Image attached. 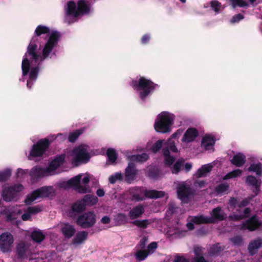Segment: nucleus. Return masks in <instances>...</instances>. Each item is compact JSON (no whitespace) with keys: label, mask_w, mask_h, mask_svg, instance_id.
Wrapping results in <instances>:
<instances>
[{"label":"nucleus","mask_w":262,"mask_h":262,"mask_svg":"<svg viewBox=\"0 0 262 262\" xmlns=\"http://www.w3.org/2000/svg\"><path fill=\"white\" fill-rule=\"evenodd\" d=\"M49 27L41 25H38L31 40L27 49H53L57 47L58 41L61 38L59 32L52 31L48 35V38L41 36L42 34H49Z\"/></svg>","instance_id":"obj_1"},{"label":"nucleus","mask_w":262,"mask_h":262,"mask_svg":"<svg viewBox=\"0 0 262 262\" xmlns=\"http://www.w3.org/2000/svg\"><path fill=\"white\" fill-rule=\"evenodd\" d=\"M130 85L135 90H141L139 93V97L143 101H145L149 95L152 93L156 88L159 87L158 84L145 77H140L138 81L132 80Z\"/></svg>","instance_id":"obj_2"},{"label":"nucleus","mask_w":262,"mask_h":262,"mask_svg":"<svg viewBox=\"0 0 262 262\" xmlns=\"http://www.w3.org/2000/svg\"><path fill=\"white\" fill-rule=\"evenodd\" d=\"M89 11V5L85 1L78 0L77 4L74 1H70L65 8L66 19L68 20L69 17H72L76 21L78 17L88 13Z\"/></svg>","instance_id":"obj_3"},{"label":"nucleus","mask_w":262,"mask_h":262,"mask_svg":"<svg viewBox=\"0 0 262 262\" xmlns=\"http://www.w3.org/2000/svg\"><path fill=\"white\" fill-rule=\"evenodd\" d=\"M173 121V115L167 112H163L158 115L155 122V129L157 132L160 133H169L171 130Z\"/></svg>","instance_id":"obj_4"},{"label":"nucleus","mask_w":262,"mask_h":262,"mask_svg":"<svg viewBox=\"0 0 262 262\" xmlns=\"http://www.w3.org/2000/svg\"><path fill=\"white\" fill-rule=\"evenodd\" d=\"M144 193L146 198L150 199L161 198L165 195V192L163 191L156 190H144L142 187H135L130 190L131 200L136 202L143 201L145 198L142 195Z\"/></svg>","instance_id":"obj_5"},{"label":"nucleus","mask_w":262,"mask_h":262,"mask_svg":"<svg viewBox=\"0 0 262 262\" xmlns=\"http://www.w3.org/2000/svg\"><path fill=\"white\" fill-rule=\"evenodd\" d=\"M55 195V190L52 186H42L28 194L24 203L26 205H29L38 198H50Z\"/></svg>","instance_id":"obj_6"},{"label":"nucleus","mask_w":262,"mask_h":262,"mask_svg":"<svg viewBox=\"0 0 262 262\" xmlns=\"http://www.w3.org/2000/svg\"><path fill=\"white\" fill-rule=\"evenodd\" d=\"M88 147L87 145L82 144L73 148L72 154L74 158L72 160V164L74 165L78 166L80 164H85L89 161L91 156L89 152Z\"/></svg>","instance_id":"obj_7"},{"label":"nucleus","mask_w":262,"mask_h":262,"mask_svg":"<svg viewBox=\"0 0 262 262\" xmlns=\"http://www.w3.org/2000/svg\"><path fill=\"white\" fill-rule=\"evenodd\" d=\"M36 50H28L25 54L21 63L22 73L23 76L27 75L30 68V62L36 64L39 61V55Z\"/></svg>","instance_id":"obj_8"},{"label":"nucleus","mask_w":262,"mask_h":262,"mask_svg":"<svg viewBox=\"0 0 262 262\" xmlns=\"http://www.w3.org/2000/svg\"><path fill=\"white\" fill-rule=\"evenodd\" d=\"M24 189L21 184H14L6 187L2 191V197L6 202L16 201L17 200L18 194Z\"/></svg>","instance_id":"obj_9"},{"label":"nucleus","mask_w":262,"mask_h":262,"mask_svg":"<svg viewBox=\"0 0 262 262\" xmlns=\"http://www.w3.org/2000/svg\"><path fill=\"white\" fill-rule=\"evenodd\" d=\"M51 144V141L45 138L38 140L32 146L30 151V156L34 158L41 157L48 150Z\"/></svg>","instance_id":"obj_10"},{"label":"nucleus","mask_w":262,"mask_h":262,"mask_svg":"<svg viewBox=\"0 0 262 262\" xmlns=\"http://www.w3.org/2000/svg\"><path fill=\"white\" fill-rule=\"evenodd\" d=\"M14 242L13 235L8 232L0 235V250L4 253L10 252Z\"/></svg>","instance_id":"obj_11"},{"label":"nucleus","mask_w":262,"mask_h":262,"mask_svg":"<svg viewBox=\"0 0 262 262\" xmlns=\"http://www.w3.org/2000/svg\"><path fill=\"white\" fill-rule=\"evenodd\" d=\"M262 226V221L259 220L256 215H253L245 222L240 224L238 228L241 230H248L249 231H253Z\"/></svg>","instance_id":"obj_12"},{"label":"nucleus","mask_w":262,"mask_h":262,"mask_svg":"<svg viewBox=\"0 0 262 262\" xmlns=\"http://www.w3.org/2000/svg\"><path fill=\"white\" fill-rule=\"evenodd\" d=\"M95 222L94 214L89 212L79 216L77 219L76 224L81 228L86 229L93 226Z\"/></svg>","instance_id":"obj_13"},{"label":"nucleus","mask_w":262,"mask_h":262,"mask_svg":"<svg viewBox=\"0 0 262 262\" xmlns=\"http://www.w3.org/2000/svg\"><path fill=\"white\" fill-rule=\"evenodd\" d=\"M32 254L29 246L24 242L17 244L16 247V256L18 259H27Z\"/></svg>","instance_id":"obj_14"},{"label":"nucleus","mask_w":262,"mask_h":262,"mask_svg":"<svg viewBox=\"0 0 262 262\" xmlns=\"http://www.w3.org/2000/svg\"><path fill=\"white\" fill-rule=\"evenodd\" d=\"M177 189L178 197L182 201L188 199L193 194L191 188L184 183L178 184Z\"/></svg>","instance_id":"obj_15"},{"label":"nucleus","mask_w":262,"mask_h":262,"mask_svg":"<svg viewBox=\"0 0 262 262\" xmlns=\"http://www.w3.org/2000/svg\"><path fill=\"white\" fill-rule=\"evenodd\" d=\"M81 175L78 174L70 179L67 182L68 185L75 187V190L81 193H86L89 191V188L82 186L80 183Z\"/></svg>","instance_id":"obj_16"},{"label":"nucleus","mask_w":262,"mask_h":262,"mask_svg":"<svg viewBox=\"0 0 262 262\" xmlns=\"http://www.w3.org/2000/svg\"><path fill=\"white\" fill-rule=\"evenodd\" d=\"M137 174V170L135 163L132 162H129L125 171V177L126 181L128 183H130L131 181L136 179Z\"/></svg>","instance_id":"obj_17"},{"label":"nucleus","mask_w":262,"mask_h":262,"mask_svg":"<svg viewBox=\"0 0 262 262\" xmlns=\"http://www.w3.org/2000/svg\"><path fill=\"white\" fill-rule=\"evenodd\" d=\"M42 207L39 205L28 207L24 210V213L21 215L22 220L24 221L30 220L31 215L38 213L42 211Z\"/></svg>","instance_id":"obj_18"},{"label":"nucleus","mask_w":262,"mask_h":262,"mask_svg":"<svg viewBox=\"0 0 262 262\" xmlns=\"http://www.w3.org/2000/svg\"><path fill=\"white\" fill-rule=\"evenodd\" d=\"M61 232L65 238L69 239L76 233L74 226L69 223H62L61 225Z\"/></svg>","instance_id":"obj_19"},{"label":"nucleus","mask_w":262,"mask_h":262,"mask_svg":"<svg viewBox=\"0 0 262 262\" xmlns=\"http://www.w3.org/2000/svg\"><path fill=\"white\" fill-rule=\"evenodd\" d=\"M211 215V216L208 217V219H211L213 221L211 224L214 223L216 221H223L227 217L226 213L222 210L221 207L213 208Z\"/></svg>","instance_id":"obj_20"},{"label":"nucleus","mask_w":262,"mask_h":262,"mask_svg":"<svg viewBox=\"0 0 262 262\" xmlns=\"http://www.w3.org/2000/svg\"><path fill=\"white\" fill-rule=\"evenodd\" d=\"M198 136V130L195 128L190 127L185 132L182 141L187 143H190L193 141Z\"/></svg>","instance_id":"obj_21"},{"label":"nucleus","mask_w":262,"mask_h":262,"mask_svg":"<svg viewBox=\"0 0 262 262\" xmlns=\"http://www.w3.org/2000/svg\"><path fill=\"white\" fill-rule=\"evenodd\" d=\"M246 182L249 185L254 188L253 191L255 193V195H257L260 191V187L261 184V180H258L254 176L250 175L247 177Z\"/></svg>","instance_id":"obj_22"},{"label":"nucleus","mask_w":262,"mask_h":262,"mask_svg":"<svg viewBox=\"0 0 262 262\" xmlns=\"http://www.w3.org/2000/svg\"><path fill=\"white\" fill-rule=\"evenodd\" d=\"M85 208V204L81 200H78L72 205L71 209L69 211V214L72 216L73 215H75L76 213L84 211Z\"/></svg>","instance_id":"obj_23"},{"label":"nucleus","mask_w":262,"mask_h":262,"mask_svg":"<svg viewBox=\"0 0 262 262\" xmlns=\"http://www.w3.org/2000/svg\"><path fill=\"white\" fill-rule=\"evenodd\" d=\"M144 208L142 205L139 204L131 209L128 212V216L131 220L139 217L144 212Z\"/></svg>","instance_id":"obj_24"},{"label":"nucleus","mask_w":262,"mask_h":262,"mask_svg":"<svg viewBox=\"0 0 262 262\" xmlns=\"http://www.w3.org/2000/svg\"><path fill=\"white\" fill-rule=\"evenodd\" d=\"M65 154H61L55 158L50 163L49 168L52 170H55L62 165L65 161Z\"/></svg>","instance_id":"obj_25"},{"label":"nucleus","mask_w":262,"mask_h":262,"mask_svg":"<svg viewBox=\"0 0 262 262\" xmlns=\"http://www.w3.org/2000/svg\"><path fill=\"white\" fill-rule=\"evenodd\" d=\"M215 140L213 137L210 136H205L201 142V147L205 150H209L213 147L215 144Z\"/></svg>","instance_id":"obj_26"},{"label":"nucleus","mask_w":262,"mask_h":262,"mask_svg":"<svg viewBox=\"0 0 262 262\" xmlns=\"http://www.w3.org/2000/svg\"><path fill=\"white\" fill-rule=\"evenodd\" d=\"M262 247V239L258 238L251 241L248 247L249 252L251 255L256 253V250Z\"/></svg>","instance_id":"obj_27"},{"label":"nucleus","mask_w":262,"mask_h":262,"mask_svg":"<svg viewBox=\"0 0 262 262\" xmlns=\"http://www.w3.org/2000/svg\"><path fill=\"white\" fill-rule=\"evenodd\" d=\"M246 161V156L243 154L238 153L233 156L231 162L235 166L239 167L245 163Z\"/></svg>","instance_id":"obj_28"},{"label":"nucleus","mask_w":262,"mask_h":262,"mask_svg":"<svg viewBox=\"0 0 262 262\" xmlns=\"http://www.w3.org/2000/svg\"><path fill=\"white\" fill-rule=\"evenodd\" d=\"M191 221L195 224H211L213 222L211 219L203 215L192 216Z\"/></svg>","instance_id":"obj_29"},{"label":"nucleus","mask_w":262,"mask_h":262,"mask_svg":"<svg viewBox=\"0 0 262 262\" xmlns=\"http://www.w3.org/2000/svg\"><path fill=\"white\" fill-rule=\"evenodd\" d=\"M88 235L86 231H82L78 232L75 237L73 239V243L74 244H79L86 240Z\"/></svg>","instance_id":"obj_30"},{"label":"nucleus","mask_w":262,"mask_h":262,"mask_svg":"<svg viewBox=\"0 0 262 262\" xmlns=\"http://www.w3.org/2000/svg\"><path fill=\"white\" fill-rule=\"evenodd\" d=\"M106 155L107 157V162L110 164H114L118 158V155L116 150L113 148H108L106 151Z\"/></svg>","instance_id":"obj_31"},{"label":"nucleus","mask_w":262,"mask_h":262,"mask_svg":"<svg viewBox=\"0 0 262 262\" xmlns=\"http://www.w3.org/2000/svg\"><path fill=\"white\" fill-rule=\"evenodd\" d=\"M212 166L210 165H204L196 171V176L197 178L206 177L207 174L212 170Z\"/></svg>","instance_id":"obj_32"},{"label":"nucleus","mask_w":262,"mask_h":262,"mask_svg":"<svg viewBox=\"0 0 262 262\" xmlns=\"http://www.w3.org/2000/svg\"><path fill=\"white\" fill-rule=\"evenodd\" d=\"M46 172L47 171L45 170L43 168L38 167H34L31 170L30 175L32 177L40 178L43 177Z\"/></svg>","instance_id":"obj_33"},{"label":"nucleus","mask_w":262,"mask_h":262,"mask_svg":"<svg viewBox=\"0 0 262 262\" xmlns=\"http://www.w3.org/2000/svg\"><path fill=\"white\" fill-rule=\"evenodd\" d=\"M229 185L227 183H222L216 186L214 188L215 192L218 195H222L228 193Z\"/></svg>","instance_id":"obj_34"},{"label":"nucleus","mask_w":262,"mask_h":262,"mask_svg":"<svg viewBox=\"0 0 262 262\" xmlns=\"http://www.w3.org/2000/svg\"><path fill=\"white\" fill-rule=\"evenodd\" d=\"M32 239L36 243H40L45 238V235L41 231H33L31 234Z\"/></svg>","instance_id":"obj_35"},{"label":"nucleus","mask_w":262,"mask_h":262,"mask_svg":"<svg viewBox=\"0 0 262 262\" xmlns=\"http://www.w3.org/2000/svg\"><path fill=\"white\" fill-rule=\"evenodd\" d=\"M249 171L255 172L258 176H262V164L261 163L251 164L248 168Z\"/></svg>","instance_id":"obj_36"},{"label":"nucleus","mask_w":262,"mask_h":262,"mask_svg":"<svg viewBox=\"0 0 262 262\" xmlns=\"http://www.w3.org/2000/svg\"><path fill=\"white\" fill-rule=\"evenodd\" d=\"M223 249L224 248L221 246L220 243L214 244L210 247L209 251V254L211 256L218 255Z\"/></svg>","instance_id":"obj_37"},{"label":"nucleus","mask_w":262,"mask_h":262,"mask_svg":"<svg viewBox=\"0 0 262 262\" xmlns=\"http://www.w3.org/2000/svg\"><path fill=\"white\" fill-rule=\"evenodd\" d=\"M149 158V156L146 153H142L141 154H137L133 155L131 157V162H144L146 161Z\"/></svg>","instance_id":"obj_38"},{"label":"nucleus","mask_w":262,"mask_h":262,"mask_svg":"<svg viewBox=\"0 0 262 262\" xmlns=\"http://www.w3.org/2000/svg\"><path fill=\"white\" fill-rule=\"evenodd\" d=\"M83 132V129H79L75 130V131L70 133L68 136V140L71 143H74L79 137L80 135H81Z\"/></svg>","instance_id":"obj_39"},{"label":"nucleus","mask_w":262,"mask_h":262,"mask_svg":"<svg viewBox=\"0 0 262 262\" xmlns=\"http://www.w3.org/2000/svg\"><path fill=\"white\" fill-rule=\"evenodd\" d=\"M184 160L182 159H178L174 164L171 169L172 173L178 174L184 166Z\"/></svg>","instance_id":"obj_40"},{"label":"nucleus","mask_w":262,"mask_h":262,"mask_svg":"<svg viewBox=\"0 0 262 262\" xmlns=\"http://www.w3.org/2000/svg\"><path fill=\"white\" fill-rule=\"evenodd\" d=\"M132 224L138 228L145 229L151 224V222L149 220H135Z\"/></svg>","instance_id":"obj_41"},{"label":"nucleus","mask_w":262,"mask_h":262,"mask_svg":"<svg viewBox=\"0 0 262 262\" xmlns=\"http://www.w3.org/2000/svg\"><path fill=\"white\" fill-rule=\"evenodd\" d=\"M149 252L146 250H138L135 253V256L138 261H142L144 260L148 255Z\"/></svg>","instance_id":"obj_42"},{"label":"nucleus","mask_w":262,"mask_h":262,"mask_svg":"<svg viewBox=\"0 0 262 262\" xmlns=\"http://www.w3.org/2000/svg\"><path fill=\"white\" fill-rule=\"evenodd\" d=\"M11 170L6 169L0 171V182H4L7 181L11 176Z\"/></svg>","instance_id":"obj_43"},{"label":"nucleus","mask_w":262,"mask_h":262,"mask_svg":"<svg viewBox=\"0 0 262 262\" xmlns=\"http://www.w3.org/2000/svg\"><path fill=\"white\" fill-rule=\"evenodd\" d=\"M123 175L121 172H117L114 174L110 176L108 178L109 182L112 184H115L117 181H122Z\"/></svg>","instance_id":"obj_44"},{"label":"nucleus","mask_w":262,"mask_h":262,"mask_svg":"<svg viewBox=\"0 0 262 262\" xmlns=\"http://www.w3.org/2000/svg\"><path fill=\"white\" fill-rule=\"evenodd\" d=\"M232 4L233 8L236 7H247L249 4L245 0H229Z\"/></svg>","instance_id":"obj_45"},{"label":"nucleus","mask_w":262,"mask_h":262,"mask_svg":"<svg viewBox=\"0 0 262 262\" xmlns=\"http://www.w3.org/2000/svg\"><path fill=\"white\" fill-rule=\"evenodd\" d=\"M81 201L85 204V207L86 205H92L96 203L95 199L91 194L85 195L83 198L81 199Z\"/></svg>","instance_id":"obj_46"},{"label":"nucleus","mask_w":262,"mask_h":262,"mask_svg":"<svg viewBox=\"0 0 262 262\" xmlns=\"http://www.w3.org/2000/svg\"><path fill=\"white\" fill-rule=\"evenodd\" d=\"M147 175L150 178L156 179L159 176V171L157 168L151 167L148 170Z\"/></svg>","instance_id":"obj_47"},{"label":"nucleus","mask_w":262,"mask_h":262,"mask_svg":"<svg viewBox=\"0 0 262 262\" xmlns=\"http://www.w3.org/2000/svg\"><path fill=\"white\" fill-rule=\"evenodd\" d=\"M38 71L39 67L38 66L32 68L29 74V80L35 81L38 76Z\"/></svg>","instance_id":"obj_48"},{"label":"nucleus","mask_w":262,"mask_h":262,"mask_svg":"<svg viewBox=\"0 0 262 262\" xmlns=\"http://www.w3.org/2000/svg\"><path fill=\"white\" fill-rule=\"evenodd\" d=\"M242 173V171L239 169H237L228 173L225 176V179L236 178L240 176Z\"/></svg>","instance_id":"obj_49"},{"label":"nucleus","mask_w":262,"mask_h":262,"mask_svg":"<svg viewBox=\"0 0 262 262\" xmlns=\"http://www.w3.org/2000/svg\"><path fill=\"white\" fill-rule=\"evenodd\" d=\"M116 222L119 224H125L127 222V216L124 213H118L115 217Z\"/></svg>","instance_id":"obj_50"},{"label":"nucleus","mask_w":262,"mask_h":262,"mask_svg":"<svg viewBox=\"0 0 262 262\" xmlns=\"http://www.w3.org/2000/svg\"><path fill=\"white\" fill-rule=\"evenodd\" d=\"M163 141L159 140L156 141L151 146V149L152 152L156 153L160 150L163 146Z\"/></svg>","instance_id":"obj_51"},{"label":"nucleus","mask_w":262,"mask_h":262,"mask_svg":"<svg viewBox=\"0 0 262 262\" xmlns=\"http://www.w3.org/2000/svg\"><path fill=\"white\" fill-rule=\"evenodd\" d=\"M165 145H167L169 149L173 152H177L178 149L175 145L174 142L171 139H168L167 142H165Z\"/></svg>","instance_id":"obj_52"},{"label":"nucleus","mask_w":262,"mask_h":262,"mask_svg":"<svg viewBox=\"0 0 262 262\" xmlns=\"http://www.w3.org/2000/svg\"><path fill=\"white\" fill-rule=\"evenodd\" d=\"M230 241L235 246H241L243 244V238L241 236H235L230 238Z\"/></svg>","instance_id":"obj_53"},{"label":"nucleus","mask_w":262,"mask_h":262,"mask_svg":"<svg viewBox=\"0 0 262 262\" xmlns=\"http://www.w3.org/2000/svg\"><path fill=\"white\" fill-rule=\"evenodd\" d=\"M229 220L232 221H239L246 218V216L241 214H233L229 216Z\"/></svg>","instance_id":"obj_54"},{"label":"nucleus","mask_w":262,"mask_h":262,"mask_svg":"<svg viewBox=\"0 0 262 262\" xmlns=\"http://www.w3.org/2000/svg\"><path fill=\"white\" fill-rule=\"evenodd\" d=\"M148 238L146 236L143 237L140 241L139 244L137 246V247H139L141 250H144V249L145 248L146 243L147 242Z\"/></svg>","instance_id":"obj_55"},{"label":"nucleus","mask_w":262,"mask_h":262,"mask_svg":"<svg viewBox=\"0 0 262 262\" xmlns=\"http://www.w3.org/2000/svg\"><path fill=\"white\" fill-rule=\"evenodd\" d=\"M244 18V15L241 13L236 14L232 17V18L230 20V23L232 24L238 23L240 20H242Z\"/></svg>","instance_id":"obj_56"},{"label":"nucleus","mask_w":262,"mask_h":262,"mask_svg":"<svg viewBox=\"0 0 262 262\" xmlns=\"http://www.w3.org/2000/svg\"><path fill=\"white\" fill-rule=\"evenodd\" d=\"M195 257L203 256V248L200 246H195L193 248Z\"/></svg>","instance_id":"obj_57"},{"label":"nucleus","mask_w":262,"mask_h":262,"mask_svg":"<svg viewBox=\"0 0 262 262\" xmlns=\"http://www.w3.org/2000/svg\"><path fill=\"white\" fill-rule=\"evenodd\" d=\"M175 161L174 157L170 155L165 157V164L166 165L170 166Z\"/></svg>","instance_id":"obj_58"},{"label":"nucleus","mask_w":262,"mask_h":262,"mask_svg":"<svg viewBox=\"0 0 262 262\" xmlns=\"http://www.w3.org/2000/svg\"><path fill=\"white\" fill-rule=\"evenodd\" d=\"M157 248V243L155 242H152L148 245L147 250L146 251L148 252L149 254L150 252H154Z\"/></svg>","instance_id":"obj_59"},{"label":"nucleus","mask_w":262,"mask_h":262,"mask_svg":"<svg viewBox=\"0 0 262 262\" xmlns=\"http://www.w3.org/2000/svg\"><path fill=\"white\" fill-rule=\"evenodd\" d=\"M52 50H42V55L40 56L39 55V61H42L45 59L47 58L50 54Z\"/></svg>","instance_id":"obj_60"},{"label":"nucleus","mask_w":262,"mask_h":262,"mask_svg":"<svg viewBox=\"0 0 262 262\" xmlns=\"http://www.w3.org/2000/svg\"><path fill=\"white\" fill-rule=\"evenodd\" d=\"M211 6L215 12H219L221 4L217 1H213L211 2Z\"/></svg>","instance_id":"obj_61"},{"label":"nucleus","mask_w":262,"mask_h":262,"mask_svg":"<svg viewBox=\"0 0 262 262\" xmlns=\"http://www.w3.org/2000/svg\"><path fill=\"white\" fill-rule=\"evenodd\" d=\"M229 204L231 207L233 208H235L237 205L238 206V200L237 198L234 197L230 198Z\"/></svg>","instance_id":"obj_62"},{"label":"nucleus","mask_w":262,"mask_h":262,"mask_svg":"<svg viewBox=\"0 0 262 262\" xmlns=\"http://www.w3.org/2000/svg\"><path fill=\"white\" fill-rule=\"evenodd\" d=\"M150 39V35L149 34H145L141 38V41L143 44L147 43Z\"/></svg>","instance_id":"obj_63"},{"label":"nucleus","mask_w":262,"mask_h":262,"mask_svg":"<svg viewBox=\"0 0 262 262\" xmlns=\"http://www.w3.org/2000/svg\"><path fill=\"white\" fill-rule=\"evenodd\" d=\"M174 262H189V260L184 256H178L175 258Z\"/></svg>","instance_id":"obj_64"}]
</instances>
